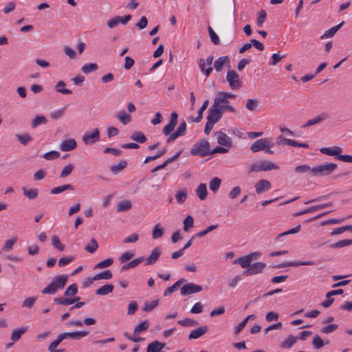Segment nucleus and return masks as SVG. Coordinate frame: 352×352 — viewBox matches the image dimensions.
Segmentation results:
<instances>
[{"label": "nucleus", "mask_w": 352, "mask_h": 352, "mask_svg": "<svg viewBox=\"0 0 352 352\" xmlns=\"http://www.w3.org/2000/svg\"><path fill=\"white\" fill-rule=\"evenodd\" d=\"M316 262L312 260L306 261H294V262H285L279 265L274 266L276 268H283L287 267H298L301 265H315Z\"/></svg>", "instance_id": "f8f14e48"}, {"label": "nucleus", "mask_w": 352, "mask_h": 352, "mask_svg": "<svg viewBox=\"0 0 352 352\" xmlns=\"http://www.w3.org/2000/svg\"><path fill=\"white\" fill-rule=\"evenodd\" d=\"M315 349H319L322 348L325 344L319 336H316L312 342Z\"/></svg>", "instance_id": "774afa93"}, {"label": "nucleus", "mask_w": 352, "mask_h": 352, "mask_svg": "<svg viewBox=\"0 0 352 352\" xmlns=\"http://www.w3.org/2000/svg\"><path fill=\"white\" fill-rule=\"evenodd\" d=\"M130 138L132 140H134V141H135L138 143H141V144L144 143L147 140V138L145 136V135L140 131H134L131 135Z\"/></svg>", "instance_id": "72a5a7b5"}, {"label": "nucleus", "mask_w": 352, "mask_h": 352, "mask_svg": "<svg viewBox=\"0 0 352 352\" xmlns=\"http://www.w3.org/2000/svg\"><path fill=\"white\" fill-rule=\"evenodd\" d=\"M252 261L248 255L241 256L233 261L234 264H239L242 268L248 269L251 266Z\"/></svg>", "instance_id": "412c9836"}, {"label": "nucleus", "mask_w": 352, "mask_h": 352, "mask_svg": "<svg viewBox=\"0 0 352 352\" xmlns=\"http://www.w3.org/2000/svg\"><path fill=\"white\" fill-rule=\"evenodd\" d=\"M255 190L257 194H261L265 191L269 190L272 188L271 183L267 179H261L255 184Z\"/></svg>", "instance_id": "ddd939ff"}, {"label": "nucleus", "mask_w": 352, "mask_h": 352, "mask_svg": "<svg viewBox=\"0 0 352 352\" xmlns=\"http://www.w3.org/2000/svg\"><path fill=\"white\" fill-rule=\"evenodd\" d=\"M159 300H154L151 302H146L144 304L143 310L146 312H150L153 311L158 305Z\"/></svg>", "instance_id": "4d7b16f0"}, {"label": "nucleus", "mask_w": 352, "mask_h": 352, "mask_svg": "<svg viewBox=\"0 0 352 352\" xmlns=\"http://www.w3.org/2000/svg\"><path fill=\"white\" fill-rule=\"evenodd\" d=\"M16 241H17L16 238H13V239L6 240L1 248V250L3 252H9V251L12 250L13 248V246L16 243Z\"/></svg>", "instance_id": "49530a36"}, {"label": "nucleus", "mask_w": 352, "mask_h": 352, "mask_svg": "<svg viewBox=\"0 0 352 352\" xmlns=\"http://www.w3.org/2000/svg\"><path fill=\"white\" fill-rule=\"evenodd\" d=\"M274 142L272 139L265 138L256 140L250 146L252 153L264 151L265 148H272L274 146Z\"/></svg>", "instance_id": "423d86ee"}, {"label": "nucleus", "mask_w": 352, "mask_h": 352, "mask_svg": "<svg viewBox=\"0 0 352 352\" xmlns=\"http://www.w3.org/2000/svg\"><path fill=\"white\" fill-rule=\"evenodd\" d=\"M78 293V286L76 283L70 285L65 291L64 296H74Z\"/></svg>", "instance_id": "8fccbe9b"}, {"label": "nucleus", "mask_w": 352, "mask_h": 352, "mask_svg": "<svg viewBox=\"0 0 352 352\" xmlns=\"http://www.w3.org/2000/svg\"><path fill=\"white\" fill-rule=\"evenodd\" d=\"M127 166V162L126 160H121L117 164H113L110 166V170L113 175H117L124 169Z\"/></svg>", "instance_id": "5701e85b"}, {"label": "nucleus", "mask_w": 352, "mask_h": 352, "mask_svg": "<svg viewBox=\"0 0 352 352\" xmlns=\"http://www.w3.org/2000/svg\"><path fill=\"white\" fill-rule=\"evenodd\" d=\"M260 164H261V171H267V170H276V169H278L279 167L276 165L275 164L270 162V161H267V160H263V161H260Z\"/></svg>", "instance_id": "cd10ccee"}, {"label": "nucleus", "mask_w": 352, "mask_h": 352, "mask_svg": "<svg viewBox=\"0 0 352 352\" xmlns=\"http://www.w3.org/2000/svg\"><path fill=\"white\" fill-rule=\"evenodd\" d=\"M36 297H29L25 298L22 303V307L28 309L32 308L36 301Z\"/></svg>", "instance_id": "0e129e2a"}, {"label": "nucleus", "mask_w": 352, "mask_h": 352, "mask_svg": "<svg viewBox=\"0 0 352 352\" xmlns=\"http://www.w3.org/2000/svg\"><path fill=\"white\" fill-rule=\"evenodd\" d=\"M162 254L161 250L160 248L157 247L155 248L151 254L144 260L146 261L145 265H153L155 264L157 261L159 259L160 255Z\"/></svg>", "instance_id": "4468645a"}, {"label": "nucleus", "mask_w": 352, "mask_h": 352, "mask_svg": "<svg viewBox=\"0 0 352 352\" xmlns=\"http://www.w3.org/2000/svg\"><path fill=\"white\" fill-rule=\"evenodd\" d=\"M77 146L76 140L73 138L67 139L62 142L60 145V149L62 151H70L75 149Z\"/></svg>", "instance_id": "f3484780"}, {"label": "nucleus", "mask_w": 352, "mask_h": 352, "mask_svg": "<svg viewBox=\"0 0 352 352\" xmlns=\"http://www.w3.org/2000/svg\"><path fill=\"white\" fill-rule=\"evenodd\" d=\"M23 195L28 197L29 199H34L38 197V190L37 188H28L23 187L22 188Z\"/></svg>", "instance_id": "bb28decb"}, {"label": "nucleus", "mask_w": 352, "mask_h": 352, "mask_svg": "<svg viewBox=\"0 0 352 352\" xmlns=\"http://www.w3.org/2000/svg\"><path fill=\"white\" fill-rule=\"evenodd\" d=\"M114 286L111 284H106L96 290V294L104 296L111 293Z\"/></svg>", "instance_id": "c85d7f7f"}, {"label": "nucleus", "mask_w": 352, "mask_h": 352, "mask_svg": "<svg viewBox=\"0 0 352 352\" xmlns=\"http://www.w3.org/2000/svg\"><path fill=\"white\" fill-rule=\"evenodd\" d=\"M113 263V260L111 258H108L105 260H103L100 262H99L96 266L95 268L96 269H102L105 267H108L111 266Z\"/></svg>", "instance_id": "bf43d9fd"}, {"label": "nucleus", "mask_w": 352, "mask_h": 352, "mask_svg": "<svg viewBox=\"0 0 352 352\" xmlns=\"http://www.w3.org/2000/svg\"><path fill=\"white\" fill-rule=\"evenodd\" d=\"M47 122V120L44 116H36L35 118L31 122V126L32 129L37 127L38 125L45 124Z\"/></svg>", "instance_id": "58836bf2"}, {"label": "nucleus", "mask_w": 352, "mask_h": 352, "mask_svg": "<svg viewBox=\"0 0 352 352\" xmlns=\"http://www.w3.org/2000/svg\"><path fill=\"white\" fill-rule=\"evenodd\" d=\"M98 69V65L96 63H87V64L84 65L81 67V71L84 74H88L91 72H96Z\"/></svg>", "instance_id": "e433bc0d"}, {"label": "nucleus", "mask_w": 352, "mask_h": 352, "mask_svg": "<svg viewBox=\"0 0 352 352\" xmlns=\"http://www.w3.org/2000/svg\"><path fill=\"white\" fill-rule=\"evenodd\" d=\"M60 157V153L56 151H52L44 154L43 157L47 160H52Z\"/></svg>", "instance_id": "69168bd1"}, {"label": "nucleus", "mask_w": 352, "mask_h": 352, "mask_svg": "<svg viewBox=\"0 0 352 352\" xmlns=\"http://www.w3.org/2000/svg\"><path fill=\"white\" fill-rule=\"evenodd\" d=\"M190 152L192 155L204 157L210 155V143L204 138L200 139L193 145Z\"/></svg>", "instance_id": "7ed1b4c3"}, {"label": "nucleus", "mask_w": 352, "mask_h": 352, "mask_svg": "<svg viewBox=\"0 0 352 352\" xmlns=\"http://www.w3.org/2000/svg\"><path fill=\"white\" fill-rule=\"evenodd\" d=\"M74 190V188L72 184H67L60 186L55 187L51 190L52 195H58L65 190Z\"/></svg>", "instance_id": "2f4dec72"}, {"label": "nucleus", "mask_w": 352, "mask_h": 352, "mask_svg": "<svg viewBox=\"0 0 352 352\" xmlns=\"http://www.w3.org/2000/svg\"><path fill=\"white\" fill-rule=\"evenodd\" d=\"M194 226V219L192 216L188 215L184 221V230L187 232Z\"/></svg>", "instance_id": "13d9d810"}, {"label": "nucleus", "mask_w": 352, "mask_h": 352, "mask_svg": "<svg viewBox=\"0 0 352 352\" xmlns=\"http://www.w3.org/2000/svg\"><path fill=\"white\" fill-rule=\"evenodd\" d=\"M320 151L322 154H325L330 156H335L336 158L338 154L341 153L342 150L339 146H335L333 148L323 147L320 149Z\"/></svg>", "instance_id": "aec40b11"}, {"label": "nucleus", "mask_w": 352, "mask_h": 352, "mask_svg": "<svg viewBox=\"0 0 352 352\" xmlns=\"http://www.w3.org/2000/svg\"><path fill=\"white\" fill-rule=\"evenodd\" d=\"M230 63V58L228 56L219 57L214 63V67L217 71L221 70L223 65Z\"/></svg>", "instance_id": "b1692460"}, {"label": "nucleus", "mask_w": 352, "mask_h": 352, "mask_svg": "<svg viewBox=\"0 0 352 352\" xmlns=\"http://www.w3.org/2000/svg\"><path fill=\"white\" fill-rule=\"evenodd\" d=\"M112 276H113V274H112L110 270H105L104 272H102L100 273L96 274L94 276V279H95L96 280H102V279L109 280V279H111L112 278Z\"/></svg>", "instance_id": "c03bdc74"}, {"label": "nucleus", "mask_w": 352, "mask_h": 352, "mask_svg": "<svg viewBox=\"0 0 352 352\" xmlns=\"http://www.w3.org/2000/svg\"><path fill=\"white\" fill-rule=\"evenodd\" d=\"M236 98L235 94L227 92H219L218 96L214 98V106L219 105L220 103H229L228 98Z\"/></svg>", "instance_id": "dca6fc26"}, {"label": "nucleus", "mask_w": 352, "mask_h": 352, "mask_svg": "<svg viewBox=\"0 0 352 352\" xmlns=\"http://www.w3.org/2000/svg\"><path fill=\"white\" fill-rule=\"evenodd\" d=\"M177 118L178 114L176 112H173L170 115L169 123L162 129L164 135L167 136L170 135L166 140L167 143H171L179 137L175 131L171 133L177 124Z\"/></svg>", "instance_id": "f03ea898"}, {"label": "nucleus", "mask_w": 352, "mask_h": 352, "mask_svg": "<svg viewBox=\"0 0 352 352\" xmlns=\"http://www.w3.org/2000/svg\"><path fill=\"white\" fill-rule=\"evenodd\" d=\"M344 21L341 22L338 25L330 28L327 30L322 36H321V38L324 39L325 38H331L334 36V34L344 25Z\"/></svg>", "instance_id": "393cba45"}, {"label": "nucleus", "mask_w": 352, "mask_h": 352, "mask_svg": "<svg viewBox=\"0 0 352 352\" xmlns=\"http://www.w3.org/2000/svg\"><path fill=\"white\" fill-rule=\"evenodd\" d=\"M258 106V101L256 99H248L245 104L247 109L250 111H256Z\"/></svg>", "instance_id": "6e6d98bb"}, {"label": "nucleus", "mask_w": 352, "mask_h": 352, "mask_svg": "<svg viewBox=\"0 0 352 352\" xmlns=\"http://www.w3.org/2000/svg\"><path fill=\"white\" fill-rule=\"evenodd\" d=\"M60 342L56 339L50 343L48 346V351L50 352H65V349H56V347Z\"/></svg>", "instance_id": "338daca9"}, {"label": "nucleus", "mask_w": 352, "mask_h": 352, "mask_svg": "<svg viewBox=\"0 0 352 352\" xmlns=\"http://www.w3.org/2000/svg\"><path fill=\"white\" fill-rule=\"evenodd\" d=\"M266 264L262 262H256L251 264L250 268L244 270L242 273V275L244 276H248L252 275H255L258 273L263 272V269L265 267Z\"/></svg>", "instance_id": "6e6552de"}, {"label": "nucleus", "mask_w": 352, "mask_h": 352, "mask_svg": "<svg viewBox=\"0 0 352 352\" xmlns=\"http://www.w3.org/2000/svg\"><path fill=\"white\" fill-rule=\"evenodd\" d=\"M226 80L232 89H237L241 85L239 75L233 69L227 72Z\"/></svg>", "instance_id": "0eeeda50"}, {"label": "nucleus", "mask_w": 352, "mask_h": 352, "mask_svg": "<svg viewBox=\"0 0 352 352\" xmlns=\"http://www.w3.org/2000/svg\"><path fill=\"white\" fill-rule=\"evenodd\" d=\"M149 327V322L148 320H144L141 322L138 326H136L134 329V334L138 335L141 332L146 331Z\"/></svg>", "instance_id": "37998d69"}, {"label": "nucleus", "mask_w": 352, "mask_h": 352, "mask_svg": "<svg viewBox=\"0 0 352 352\" xmlns=\"http://www.w3.org/2000/svg\"><path fill=\"white\" fill-rule=\"evenodd\" d=\"M202 290V286L196 285L193 283H189L182 287L180 293L182 296H185L194 293L200 292Z\"/></svg>", "instance_id": "1a4fd4ad"}, {"label": "nucleus", "mask_w": 352, "mask_h": 352, "mask_svg": "<svg viewBox=\"0 0 352 352\" xmlns=\"http://www.w3.org/2000/svg\"><path fill=\"white\" fill-rule=\"evenodd\" d=\"M54 302L58 305H63L65 306L71 305L74 303V300L69 298L58 297L54 299Z\"/></svg>", "instance_id": "09e8293b"}, {"label": "nucleus", "mask_w": 352, "mask_h": 352, "mask_svg": "<svg viewBox=\"0 0 352 352\" xmlns=\"http://www.w3.org/2000/svg\"><path fill=\"white\" fill-rule=\"evenodd\" d=\"M199 66L201 69V71L203 74H206V76H208L211 72H212V67H209L206 69V63L204 58H200L199 61Z\"/></svg>", "instance_id": "5fc2aeb1"}, {"label": "nucleus", "mask_w": 352, "mask_h": 352, "mask_svg": "<svg viewBox=\"0 0 352 352\" xmlns=\"http://www.w3.org/2000/svg\"><path fill=\"white\" fill-rule=\"evenodd\" d=\"M164 230L160 227V224L157 223L155 226L153 232L152 237L153 239H157L163 236Z\"/></svg>", "instance_id": "603ef678"}, {"label": "nucleus", "mask_w": 352, "mask_h": 352, "mask_svg": "<svg viewBox=\"0 0 352 352\" xmlns=\"http://www.w3.org/2000/svg\"><path fill=\"white\" fill-rule=\"evenodd\" d=\"M352 245V239H344L330 245L331 248H342Z\"/></svg>", "instance_id": "a18cd8bd"}, {"label": "nucleus", "mask_w": 352, "mask_h": 352, "mask_svg": "<svg viewBox=\"0 0 352 352\" xmlns=\"http://www.w3.org/2000/svg\"><path fill=\"white\" fill-rule=\"evenodd\" d=\"M66 86V84L64 81L60 80L57 82L55 86V89L57 92L63 94H72V91L68 89L64 88Z\"/></svg>", "instance_id": "79ce46f5"}, {"label": "nucleus", "mask_w": 352, "mask_h": 352, "mask_svg": "<svg viewBox=\"0 0 352 352\" xmlns=\"http://www.w3.org/2000/svg\"><path fill=\"white\" fill-rule=\"evenodd\" d=\"M16 137L19 142L23 146H26L33 140V138L28 133L16 134Z\"/></svg>", "instance_id": "4c0bfd02"}, {"label": "nucleus", "mask_w": 352, "mask_h": 352, "mask_svg": "<svg viewBox=\"0 0 352 352\" xmlns=\"http://www.w3.org/2000/svg\"><path fill=\"white\" fill-rule=\"evenodd\" d=\"M337 168L335 163L322 164L311 168V175L314 177H324L331 175Z\"/></svg>", "instance_id": "20e7f679"}, {"label": "nucleus", "mask_w": 352, "mask_h": 352, "mask_svg": "<svg viewBox=\"0 0 352 352\" xmlns=\"http://www.w3.org/2000/svg\"><path fill=\"white\" fill-rule=\"evenodd\" d=\"M297 340L298 337L290 335L281 342L280 346L286 349H290L296 342Z\"/></svg>", "instance_id": "473e14b6"}, {"label": "nucleus", "mask_w": 352, "mask_h": 352, "mask_svg": "<svg viewBox=\"0 0 352 352\" xmlns=\"http://www.w3.org/2000/svg\"><path fill=\"white\" fill-rule=\"evenodd\" d=\"M166 346L164 342H160L157 340H155L148 344L146 352H160Z\"/></svg>", "instance_id": "6ab92c4d"}, {"label": "nucleus", "mask_w": 352, "mask_h": 352, "mask_svg": "<svg viewBox=\"0 0 352 352\" xmlns=\"http://www.w3.org/2000/svg\"><path fill=\"white\" fill-rule=\"evenodd\" d=\"M144 261V256L136 258L132 260L131 261H130L129 263H128L127 264L124 265L122 267V268L120 269V272H125L131 268H134L136 266H138V265H140Z\"/></svg>", "instance_id": "4be33fe9"}, {"label": "nucleus", "mask_w": 352, "mask_h": 352, "mask_svg": "<svg viewBox=\"0 0 352 352\" xmlns=\"http://www.w3.org/2000/svg\"><path fill=\"white\" fill-rule=\"evenodd\" d=\"M100 139V132L98 129H94L91 133L84 134L82 140L85 144H92Z\"/></svg>", "instance_id": "9d476101"}, {"label": "nucleus", "mask_w": 352, "mask_h": 352, "mask_svg": "<svg viewBox=\"0 0 352 352\" xmlns=\"http://www.w3.org/2000/svg\"><path fill=\"white\" fill-rule=\"evenodd\" d=\"M74 168V166L72 164H69L67 166H65L63 168V169L62 170V171L60 172V177L64 178V177H67V176H69L72 173Z\"/></svg>", "instance_id": "052dcab7"}, {"label": "nucleus", "mask_w": 352, "mask_h": 352, "mask_svg": "<svg viewBox=\"0 0 352 352\" xmlns=\"http://www.w3.org/2000/svg\"><path fill=\"white\" fill-rule=\"evenodd\" d=\"M115 117L118 119L124 125L129 124L131 121V116L126 113L125 111H122L116 114Z\"/></svg>", "instance_id": "7c9ffc66"}, {"label": "nucleus", "mask_w": 352, "mask_h": 352, "mask_svg": "<svg viewBox=\"0 0 352 352\" xmlns=\"http://www.w3.org/2000/svg\"><path fill=\"white\" fill-rule=\"evenodd\" d=\"M267 13L264 10H261L258 12V18L256 20V25L258 27H262L264 21H265Z\"/></svg>", "instance_id": "e2e57ef3"}, {"label": "nucleus", "mask_w": 352, "mask_h": 352, "mask_svg": "<svg viewBox=\"0 0 352 352\" xmlns=\"http://www.w3.org/2000/svg\"><path fill=\"white\" fill-rule=\"evenodd\" d=\"M208 104H209L208 100H206V101L204 102L202 106L200 107V109L198 111V113H197V116H196V118L192 119V120L193 122L198 123L202 120L203 113H204V110L208 107Z\"/></svg>", "instance_id": "a19ab883"}, {"label": "nucleus", "mask_w": 352, "mask_h": 352, "mask_svg": "<svg viewBox=\"0 0 352 352\" xmlns=\"http://www.w3.org/2000/svg\"><path fill=\"white\" fill-rule=\"evenodd\" d=\"M208 330V327L206 325L199 327L192 330L188 335L189 340L197 339L204 335Z\"/></svg>", "instance_id": "a211bd4d"}, {"label": "nucleus", "mask_w": 352, "mask_h": 352, "mask_svg": "<svg viewBox=\"0 0 352 352\" xmlns=\"http://www.w3.org/2000/svg\"><path fill=\"white\" fill-rule=\"evenodd\" d=\"M226 110H228L230 112H235L236 111L233 107H224L221 106V109H219L217 107V106H214V102L212 107L209 109L207 120H209L210 121L216 124L222 118L223 113Z\"/></svg>", "instance_id": "39448f33"}, {"label": "nucleus", "mask_w": 352, "mask_h": 352, "mask_svg": "<svg viewBox=\"0 0 352 352\" xmlns=\"http://www.w3.org/2000/svg\"><path fill=\"white\" fill-rule=\"evenodd\" d=\"M67 280V275L56 276L53 278L52 282L41 291V293L50 295L55 294L58 289L64 288Z\"/></svg>", "instance_id": "f257e3e1"}, {"label": "nucleus", "mask_w": 352, "mask_h": 352, "mask_svg": "<svg viewBox=\"0 0 352 352\" xmlns=\"http://www.w3.org/2000/svg\"><path fill=\"white\" fill-rule=\"evenodd\" d=\"M329 115L327 113H322L320 115L307 120L305 124L302 125V128L309 127L314 124H318L327 119Z\"/></svg>", "instance_id": "2eb2a0df"}, {"label": "nucleus", "mask_w": 352, "mask_h": 352, "mask_svg": "<svg viewBox=\"0 0 352 352\" xmlns=\"http://www.w3.org/2000/svg\"><path fill=\"white\" fill-rule=\"evenodd\" d=\"M177 323L179 324H180L181 326L185 327H196L199 324L197 320H195L194 319L188 318H184L183 320H179L177 322Z\"/></svg>", "instance_id": "c9c22d12"}, {"label": "nucleus", "mask_w": 352, "mask_h": 352, "mask_svg": "<svg viewBox=\"0 0 352 352\" xmlns=\"http://www.w3.org/2000/svg\"><path fill=\"white\" fill-rule=\"evenodd\" d=\"M98 248V244L95 239H91L90 243L87 244L85 249L89 253H94Z\"/></svg>", "instance_id": "864d4df0"}, {"label": "nucleus", "mask_w": 352, "mask_h": 352, "mask_svg": "<svg viewBox=\"0 0 352 352\" xmlns=\"http://www.w3.org/2000/svg\"><path fill=\"white\" fill-rule=\"evenodd\" d=\"M196 194L201 200H205L208 195L206 184H200L196 190Z\"/></svg>", "instance_id": "c756f323"}, {"label": "nucleus", "mask_w": 352, "mask_h": 352, "mask_svg": "<svg viewBox=\"0 0 352 352\" xmlns=\"http://www.w3.org/2000/svg\"><path fill=\"white\" fill-rule=\"evenodd\" d=\"M134 252L132 251H126L121 254L119 258L120 263H126L134 256Z\"/></svg>", "instance_id": "680f3d73"}, {"label": "nucleus", "mask_w": 352, "mask_h": 352, "mask_svg": "<svg viewBox=\"0 0 352 352\" xmlns=\"http://www.w3.org/2000/svg\"><path fill=\"white\" fill-rule=\"evenodd\" d=\"M52 243L54 248H55L60 252H63L65 250V245L61 243L58 236L56 235H54L52 236Z\"/></svg>", "instance_id": "3c124183"}, {"label": "nucleus", "mask_w": 352, "mask_h": 352, "mask_svg": "<svg viewBox=\"0 0 352 352\" xmlns=\"http://www.w3.org/2000/svg\"><path fill=\"white\" fill-rule=\"evenodd\" d=\"M215 135L217 138V142L223 146L230 148L232 145V140L227 134L222 131H217Z\"/></svg>", "instance_id": "9b49d317"}, {"label": "nucleus", "mask_w": 352, "mask_h": 352, "mask_svg": "<svg viewBox=\"0 0 352 352\" xmlns=\"http://www.w3.org/2000/svg\"><path fill=\"white\" fill-rule=\"evenodd\" d=\"M28 329V327H23L14 330L11 333L10 338L12 341L13 342H17L21 338V336L27 331Z\"/></svg>", "instance_id": "a878e982"}, {"label": "nucleus", "mask_w": 352, "mask_h": 352, "mask_svg": "<svg viewBox=\"0 0 352 352\" xmlns=\"http://www.w3.org/2000/svg\"><path fill=\"white\" fill-rule=\"evenodd\" d=\"M221 183V180L219 177L212 178L209 184L210 189L214 192H216L219 190Z\"/></svg>", "instance_id": "de8ad7c7"}, {"label": "nucleus", "mask_w": 352, "mask_h": 352, "mask_svg": "<svg viewBox=\"0 0 352 352\" xmlns=\"http://www.w3.org/2000/svg\"><path fill=\"white\" fill-rule=\"evenodd\" d=\"M255 318V315H254V314L248 316L241 322H240L235 327L234 333L236 335H238L243 330V329L245 327V325L247 324L249 320L251 318Z\"/></svg>", "instance_id": "ea45409f"}, {"label": "nucleus", "mask_w": 352, "mask_h": 352, "mask_svg": "<svg viewBox=\"0 0 352 352\" xmlns=\"http://www.w3.org/2000/svg\"><path fill=\"white\" fill-rule=\"evenodd\" d=\"M132 207L131 201L123 200L120 201L117 205V212H124L130 210Z\"/></svg>", "instance_id": "f704fd0d"}]
</instances>
